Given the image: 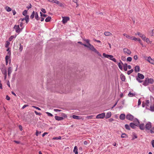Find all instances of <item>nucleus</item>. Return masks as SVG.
Masks as SVG:
<instances>
[{"label":"nucleus","instance_id":"obj_1","mask_svg":"<svg viewBox=\"0 0 154 154\" xmlns=\"http://www.w3.org/2000/svg\"><path fill=\"white\" fill-rule=\"evenodd\" d=\"M154 82V80L152 78H146L143 83V85L145 86L148 85L149 84H152Z\"/></svg>","mask_w":154,"mask_h":154},{"label":"nucleus","instance_id":"obj_2","mask_svg":"<svg viewBox=\"0 0 154 154\" xmlns=\"http://www.w3.org/2000/svg\"><path fill=\"white\" fill-rule=\"evenodd\" d=\"M83 40L85 41L86 43L88 44V45L86 44H83V45L85 46V47H86L87 48H88L90 50L94 46L91 45L90 43V40L88 39H83Z\"/></svg>","mask_w":154,"mask_h":154},{"label":"nucleus","instance_id":"obj_3","mask_svg":"<svg viewBox=\"0 0 154 154\" xmlns=\"http://www.w3.org/2000/svg\"><path fill=\"white\" fill-rule=\"evenodd\" d=\"M49 2H51L54 3L57 5H58L60 7H64V5L62 3L59 2V1L57 0H47Z\"/></svg>","mask_w":154,"mask_h":154},{"label":"nucleus","instance_id":"obj_4","mask_svg":"<svg viewBox=\"0 0 154 154\" xmlns=\"http://www.w3.org/2000/svg\"><path fill=\"white\" fill-rule=\"evenodd\" d=\"M103 56L107 58H110V59L113 61L115 62H116V59L114 58H112L113 57V56L111 55H108L106 54L105 53H103Z\"/></svg>","mask_w":154,"mask_h":154},{"label":"nucleus","instance_id":"obj_5","mask_svg":"<svg viewBox=\"0 0 154 154\" xmlns=\"http://www.w3.org/2000/svg\"><path fill=\"white\" fill-rule=\"evenodd\" d=\"M152 128V123L149 122H148L145 125V128L146 131H148L150 130Z\"/></svg>","mask_w":154,"mask_h":154},{"label":"nucleus","instance_id":"obj_6","mask_svg":"<svg viewBox=\"0 0 154 154\" xmlns=\"http://www.w3.org/2000/svg\"><path fill=\"white\" fill-rule=\"evenodd\" d=\"M145 59L148 62H149L150 63L154 65V60L151 57H146L145 58Z\"/></svg>","mask_w":154,"mask_h":154},{"label":"nucleus","instance_id":"obj_7","mask_svg":"<svg viewBox=\"0 0 154 154\" xmlns=\"http://www.w3.org/2000/svg\"><path fill=\"white\" fill-rule=\"evenodd\" d=\"M62 18V22L63 24L66 23L70 19L69 17H63Z\"/></svg>","mask_w":154,"mask_h":154},{"label":"nucleus","instance_id":"obj_8","mask_svg":"<svg viewBox=\"0 0 154 154\" xmlns=\"http://www.w3.org/2000/svg\"><path fill=\"white\" fill-rule=\"evenodd\" d=\"M105 113H103L99 114L96 117L97 119H103L105 116Z\"/></svg>","mask_w":154,"mask_h":154},{"label":"nucleus","instance_id":"obj_9","mask_svg":"<svg viewBox=\"0 0 154 154\" xmlns=\"http://www.w3.org/2000/svg\"><path fill=\"white\" fill-rule=\"evenodd\" d=\"M123 51L125 54H127L128 55H130L131 53V51L127 48H124Z\"/></svg>","mask_w":154,"mask_h":154},{"label":"nucleus","instance_id":"obj_10","mask_svg":"<svg viewBox=\"0 0 154 154\" xmlns=\"http://www.w3.org/2000/svg\"><path fill=\"white\" fill-rule=\"evenodd\" d=\"M90 50L93 51L94 52L96 53V54H97L99 56L101 57L102 55L100 54V53L98 52V51H97L93 46L91 49H90Z\"/></svg>","mask_w":154,"mask_h":154},{"label":"nucleus","instance_id":"obj_11","mask_svg":"<svg viewBox=\"0 0 154 154\" xmlns=\"http://www.w3.org/2000/svg\"><path fill=\"white\" fill-rule=\"evenodd\" d=\"M90 50L93 51L94 52L96 53V54H97L99 56L101 57L102 55L100 54V53L98 52V51H97L93 46L91 49H90Z\"/></svg>","mask_w":154,"mask_h":154},{"label":"nucleus","instance_id":"obj_12","mask_svg":"<svg viewBox=\"0 0 154 154\" xmlns=\"http://www.w3.org/2000/svg\"><path fill=\"white\" fill-rule=\"evenodd\" d=\"M14 28L16 32L17 33H19L21 31V29L19 27V25H15L14 26Z\"/></svg>","mask_w":154,"mask_h":154},{"label":"nucleus","instance_id":"obj_13","mask_svg":"<svg viewBox=\"0 0 154 154\" xmlns=\"http://www.w3.org/2000/svg\"><path fill=\"white\" fill-rule=\"evenodd\" d=\"M126 119L130 121H133L134 119V116L130 114H128L126 116Z\"/></svg>","mask_w":154,"mask_h":154},{"label":"nucleus","instance_id":"obj_14","mask_svg":"<svg viewBox=\"0 0 154 154\" xmlns=\"http://www.w3.org/2000/svg\"><path fill=\"white\" fill-rule=\"evenodd\" d=\"M9 45L10 42L8 41H7L5 43V46L6 48H7L6 51H8V53H9V51L10 49V48L8 47Z\"/></svg>","mask_w":154,"mask_h":154},{"label":"nucleus","instance_id":"obj_15","mask_svg":"<svg viewBox=\"0 0 154 154\" xmlns=\"http://www.w3.org/2000/svg\"><path fill=\"white\" fill-rule=\"evenodd\" d=\"M132 40H134L135 41H139V43L140 44L143 46V44L142 43L141 41V40L139 38H135V37H132V38H131Z\"/></svg>","mask_w":154,"mask_h":154},{"label":"nucleus","instance_id":"obj_16","mask_svg":"<svg viewBox=\"0 0 154 154\" xmlns=\"http://www.w3.org/2000/svg\"><path fill=\"white\" fill-rule=\"evenodd\" d=\"M133 121L134 122V123L135 124L136 126H137L139 125L140 122L137 119H133Z\"/></svg>","mask_w":154,"mask_h":154},{"label":"nucleus","instance_id":"obj_17","mask_svg":"<svg viewBox=\"0 0 154 154\" xmlns=\"http://www.w3.org/2000/svg\"><path fill=\"white\" fill-rule=\"evenodd\" d=\"M123 64L122 62L120 61V62L118 63V66L121 70L122 69V66H123Z\"/></svg>","mask_w":154,"mask_h":154},{"label":"nucleus","instance_id":"obj_18","mask_svg":"<svg viewBox=\"0 0 154 154\" xmlns=\"http://www.w3.org/2000/svg\"><path fill=\"white\" fill-rule=\"evenodd\" d=\"M55 119L56 120L58 121H61L63 119V117L57 116H55Z\"/></svg>","mask_w":154,"mask_h":154},{"label":"nucleus","instance_id":"obj_19","mask_svg":"<svg viewBox=\"0 0 154 154\" xmlns=\"http://www.w3.org/2000/svg\"><path fill=\"white\" fill-rule=\"evenodd\" d=\"M138 77L141 79H143L144 78V76L142 74L140 73H138L137 74Z\"/></svg>","mask_w":154,"mask_h":154},{"label":"nucleus","instance_id":"obj_20","mask_svg":"<svg viewBox=\"0 0 154 154\" xmlns=\"http://www.w3.org/2000/svg\"><path fill=\"white\" fill-rule=\"evenodd\" d=\"M140 128L141 130H143L145 128V126L144 124H141L139 125Z\"/></svg>","mask_w":154,"mask_h":154},{"label":"nucleus","instance_id":"obj_21","mask_svg":"<svg viewBox=\"0 0 154 154\" xmlns=\"http://www.w3.org/2000/svg\"><path fill=\"white\" fill-rule=\"evenodd\" d=\"M125 114H122L119 116L120 119L122 120H124L125 118Z\"/></svg>","mask_w":154,"mask_h":154},{"label":"nucleus","instance_id":"obj_22","mask_svg":"<svg viewBox=\"0 0 154 154\" xmlns=\"http://www.w3.org/2000/svg\"><path fill=\"white\" fill-rule=\"evenodd\" d=\"M120 78L121 79L122 81H125V77L123 74H121Z\"/></svg>","mask_w":154,"mask_h":154},{"label":"nucleus","instance_id":"obj_23","mask_svg":"<svg viewBox=\"0 0 154 154\" xmlns=\"http://www.w3.org/2000/svg\"><path fill=\"white\" fill-rule=\"evenodd\" d=\"M111 116V112H108L106 115V119H108L110 118Z\"/></svg>","mask_w":154,"mask_h":154},{"label":"nucleus","instance_id":"obj_24","mask_svg":"<svg viewBox=\"0 0 154 154\" xmlns=\"http://www.w3.org/2000/svg\"><path fill=\"white\" fill-rule=\"evenodd\" d=\"M73 151L75 153V154H78V149L76 146H75L74 147Z\"/></svg>","mask_w":154,"mask_h":154},{"label":"nucleus","instance_id":"obj_25","mask_svg":"<svg viewBox=\"0 0 154 154\" xmlns=\"http://www.w3.org/2000/svg\"><path fill=\"white\" fill-rule=\"evenodd\" d=\"M2 73L4 75H7V71L5 68H2Z\"/></svg>","mask_w":154,"mask_h":154},{"label":"nucleus","instance_id":"obj_26","mask_svg":"<svg viewBox=\"0 0 154 154\" xmlns=\"http://www.w3.org/2000/svg\"><path fill=\"white\" fill-rule=\"evenodd\" d=\"M149 109L152 111H154V103L151 105Z\"/></svg>","mask_w":154,"mask_h":154},{"label":"nucleus","instance_id":"obj_27","mask_svg":"<svg viewBox=\"0 0 154 154\" xmlns=\"http://www.w3.org/2000/svg\"><path fill=\"white\" fill-rule=\"evenodd\" d=\"M72 118L74 119H82V118L80 116L75 115H73L72 116Z\"/></svg>","mask_w":154,"mask_h":154},{"label":"nucleus","instance_id":"obj_28","mask_svg":"<svg viewBox=\"0 0 154 154\" xmlns=\"http://www.w3.org/2000/svg\"><path fill=\"white\" fill-rule=\"evenodd\" d=\"M140 70V67L138 66H136L135 67L134 70L136 72H138Z\"/></svg>","mask_w":154,"mask_h":154},{"label":"nucleus","instance_id":"obj_29","mask_svg":"<svg viewBox=\"0 0 154 154\" xmlns=\"http://www.w3.org/2000/svg\"><path fill=\"white\" fill-rule=\"evenodd\" d=\"M104 34L106 36H110L112 35V33L108 32H104Z\"/></svg>","mask_w":154,"mask_h":154},{"label":"nucleus","instance_id":"obj_30","mask_svg":"<svg viewBox=\"0 0 154 154\" xmlns=\"http://www.w3.org/2000/svg\"><path fill=\"white\" fill-rule=\"evenodd\" d=\"M145 104L146 105V109L147 108V106L148 107L149 106V101L148 100H146V102H145Z\"/></svg>","mask_w":154,"mask_h":154},{"label":"nucleus","instance_id":"obj_31","mask_svg":"<svg viewBox=\"0 0 154 154\" xmlns=\"http://www.w3.org/2000/svg\"><path fill=\"white\" fill-rule=\"evenodd\" d=\"M124 69L125 71H126L127 70L128 65L126 63H125L123 64Z\"/></svg>","mask_w":154,"mask_h":154},{"label":"nucleus","instance_id":"obj_32","mask_svg":"<svg viewBox=\"0 0 154 154\" xmlns=\"http://www.w3.org/2000/svg\"><path fill=\"white\" fill-rule=\"evenodd\" d=\"M135 124L134 123H131L130 124V126L133 128H135Z\"/></svg>","mask_w":154,"mask_h":154},{"label":"nucleus","instance_id":"obj_33","mask_svg":"<svg viewBox=\"0 0 154 154\" xmlns=\"http://www.w3.org/2000/svg\"><path fill=\"white\" fill-rule=\"evenodd\" d=\"M25 20H26V23H27L29 20V16L28 15H26L25 18Z\"/></svg>","mask_w":154,"mask_h":154},{"label":"nucleus","instance_id":"obj_34","mask_svg":"<svg viewBox=\"0 0 154 154\" xmlns=\"http://www.w3.org/2000/svg\"><path fill=\"white\" fill-rule=\"evenodd\" d=\"M5 59L6 61V64L7 65L8 64V60L9 59V56L8 55L6 56Z\"/></svg>","mask_w":154,"mask_h":154},{"label":"nucleus","instance_id":"obj_35","mask_svg":"<svg viewBox=\"0 0 154 154\" xmlns=\"http://www.w3.org/2000/svg\"><path fill=\"white\" fill-rule=\"evenodd\" d=\"M51 19V17H48L46 18L45 20V21L46 22H48L50 21V20Z\"/></svg>","mask_w":154,"mask_h":154},{"label":"nucleus","instance_id":"obj_36","mask_svg":"<svg viewBox=\"0 0 154 154\" xmlns=\"http://www.w3.org/2000/svg\"><path fill=\"white\" fill-rule=\"evenodd\" d=\"M35 18L37 20H39L38 14L37 12H36V13H35Z\"/></svg>","mask_w":154,"mask_h":154},{"label":"nucleus","instance_id":"obj_37","mask_svg":"<svg viewBox=\"0 0 154 154\" xmlns=\"http://www.w3.org/2000/svg\"><path fill=\"white\" fill-rule=\"evenodd\" d=\"M35 14V12L34 11H33L32 12V14L30 16V18L32 19L34 17Z\"/></svg>","mask_w":154,"mask_h":154},{"label":"nucleus","instance_id":"obj_38","mask_svg":"<svg viewBox=\"0 0 154 154\" xmlns=\"http://www.w3.org/2000/svg\"><path fill=\"white\" fill-rule=\"evenodd\" d=\"M61 139V137L60 136L58 137H54L53 138V140H60Z\"/></svg>","mask_w":154,"mask_h":154},{"label":"nucleus","instance_id":"obj_39","mask_svg":"<svg viewBox=\"0 0 154 154\" xmlns=\"http://www.w3.org/2000/svg\"><path fill=\"white\" fill-rule=\"evenodd\" d=\"M125 127L126 129L128 130H130V126L128 125L127 124L125 125Z\"/></svg>","mask_w":154,"mask_h":154},{"label":"nucleus","instance_id":"obj_40","mask_svg":"<svg viewBox=\"0 0 154 154\" xmlns=\"http://www.w3.org/2000/svg\"><path fill=\"white\" fill-rule=\"evenodd\" d=\"M93 117V116L91 115L90 116H86V118L88 119H92Z\"/></svg>","mask_w":154,"mask_h":154},{"label":"nucleus","instance_id":"obj_41","mask_svg":"<svg viewBox=\"0 0 154 154\" xmlns=\"http://www.w3.org/2000/svg\"><path fill=\"white\" fill-rule=\"evenodd\" d=\"M17 36V35H11V37H10V41L13 39L14 38H16V37Z\"/></svg>","mask_w":154,"mask_h":154},{"label":"nucleus","instance_id":"obj_42","mask_svg":"<svg viewBox=\"0 0 154 154\" xmlns=\"http://www.w3.org/2000/svg\"><path fill=\"white\" fill-rule=\"evenodd\" d=\"M145 41H146L147 43H151L152 42H151L150 41L149 39L148 38H146Z\"/></svg>","mask_w":154,"mask_h":154},{"label":"nucleus","instance_id":"obj_43","mask_svg":"<svg viewBox=\"0 0 154 154\" xmlns=\"http://www.w3.org/2000/svg\"><path fill=\"white\" fill-rule=\"evenodd\" d=\"M19 45H20V48L19 49V50L20 51H21L23 49V46L22 45H21L20 44Z\"/></svg>","mask_w":154,"mask_h":154},{"label":"nucleus","instance_id":"obj_44","mask_svg":"<svg viewBox=\"0 0 154 154\" xmlns=\"http://www.w3.org/2000/svg\"><path fill=\"white\" fill-rule=\"evenodd\" d=\"M151 133H154V127L151 128V129L149 131Z\"/></svg>","mask_w":154,"mask_h":154},{"label":"nucleus","instance_id":"obj_45","mask_svg":"<svg viewBox=\"0 0 154 154\" xmlns=\"http://www.w3.org/2000/svg\"><path fill=\"white\" fill-rule=\"evenodd\" d=\"M133 69H131V70L128 71L127 72V74L128 75L130 74L131 73L133 72Z\"/></svg>","mask_w":154,"mask_h":154},{"label":"nucleus","instance_id":"obj_46","mask_svg":"<svg viewBox=\"0 0 154 154\" xmlns=\"http://www.w3.org/2000/svg\"><path fill=\"white\" fill-rule=\"evenodd\" d=\"M5 9L8 12L10 11V7L8 6H6L5 8Z\"/></svg>","mask_w":154,"mask_h":154},{"label":"nucleus","instance_id":"obj_47","mask_svg":"<svg viewBox=\"0 0 154 154\" xmlns=\"http://www.w3.org/2000/svg\"><path fill=\"white\" fill-rule=\"evenodd\" d=\"M140 37L142 39H144V38H146V36L145 35L142 34H141Z\"/></svg>","mask_w":154,"mask_h":154},{"label":"nucleus","instance_id":"obj_48","mask_svg":"<svg viewBox=\"0 0 154 154\" xmlns=\"http://www.w3.org/2000/svg\"><path fill=\"white\" fill-rule=\"evenodd\" d=\"M132 58L131 57H128L127 58V61L129 62H131L132 60Z\"/></svg>","mask_w":154,"mask_h":154},{"label":"nucleus","instance_id":"obj_49","mask_svg":"<svg viewBox=\"0 0 154 154\" xmlns=\"http://www.w3.org/2000/svg\"><path fill=\"white\" fill-rule=\"evenodd\" d=\"M46 113L48 115V116H49L52 117L53 116V115L52 114L48 112H46Z\"/></svg>","mask_w":154,"mask_h":154},{"label":"nucleus","instance_id":"obj_50","mask_svg":"<svg viewBox=\"0 0 154 154\" xmlns=\"http://www.w3.org/2000/svg\"><path fill=\"white\" fill-rule=\"evenodd\" d=\"M27 13V11L25 10L23 12V14L24 16H26Z\"/></svg>","mask_w":154,"mask_h":154},{"label":"nucleus","instance_id":"obj_51","mask_svg":"<svg viewBox=\"0 0 154 154\" xmlns=\"http://www.w3.org/2000/svg\"><path fill=\"white\" fill-rule=\"evenodd\" d=\"M40 14H41V17H46L47 16V15L45 14H43L42 12H40Z\"/></svg>","mask_w":154,"mask_h":154},{"label":"nucleus","instance_id":"obj_52","mask_svg":"<svg viewBox=\"0 0 154 154\" xmlns=\"http://www.w3.org/2000/svg\"><path fill=\"white\" fill-rule=\"evenodd\" d=\"M126 136V134H122L121 135V137L122 138H125Z\"/></svg>","mask_w":154,"mask_h":154},{"label":"nucleus","instance_id":"obj_53","mask_svg":"<svg viewBox=\"0 0 154 154\" xmlns=\"http://www.w3.org/2000/svg\"><path fill=\"white\" fill-rule=\"evenodd\" d=\"M32 107H33L34 108H35L36 109H38V110H41V109L40 108H39L38 107H36V106H32Z\"/></svg>","mask_w":154,"mask_h":154},{"label":"nucleus","instance_id":"obj_54","mask_svg":"<svg viewBox=\"0 0 154 154\" xmlns=\"http://www.w3.org/2000/svg\"><path fill=\"white\" fill-rule=\"evenodd\" d=\"M41 11H42L44 13H46V11H45V9L42 8L41 9Z\"/></svg>","mask_w":154,"mask_h":154},{"label":"nucleus","instance_id":"obj_55","mask_svg":"<svg viewBox=\"0 0 154 154\" xmlns=\"http://www.w3.org/2000/svg\"><path fill=\"white\" fill-rule=\"evenodd\" d=\"M153 30H152V31L150 32V35L151 36H152L153 35Z\"/></svg>","mask_w":154,"mask_h":154},{"label":"nucleus","instance_id":"obj_56","mask_svg":"<svg viewBox=\"0 0 154 154\" xmlns=\"http://www.w3.org/2000/svg\"><path fill=\"white\" fill-rule=\"evenodd\" d=\"M128 95L130 97H133V94H132V93H131L130 92L128 94Z\"/></svg>","mask_w":154,"mask_h":154},{"label":"nucleus","instance_id":"obj_57","mask_svg":"<svg viewBox=\"0 0 154 154\" xmlns=\"http://www.w3.org/2000/svg\"><path fill=\"white\" fill-rule=\"evenodd\" d=\"M134 59L135 60H137L138 59V57L137 55H134Z\"/></svg>","mask_w":154,"mask_h":154},{"label":"nucleus","instance_id":"obj_58","mask_svg":"<svg viewBox=\"0 0 154 154\" xmlns=\"http://www.w3.org/2000/svg\"><path fill=\"white\" fill-rule=\"evenodd\" d=\"M139 79V78H137L136 79L139 82H142V81H141V79Z\"/></svg>","mask_w":154,"mask_h":154},{"label":"nucleus","instance_id":"obj_59","mask_svg":"<svg viewBox=\"0 0 154 154\" xmlns=\"http://www.w3.org/2000/svg\"><path fill=\"white\" fill-rule=\"evenodd\" d=\"M132 37L133 36H131V35H127L126 38H129V39H131V38H132Z\"/></svg>","mask_w":154,"mask_h":154},{"label":"nucleus","instance_id":"obj_60","mask_svg":"<svg viewBox=\"0 0 154 154\" xmlns=\"http://www.w3.org/2000/svg\"><path fill=\"white\" fill-rule=\"evenodd\" d=\"M35 113L36 115L40 116L41 115V113L37 112L36 111H35Z\"/></svg>","mask_w":154,"mask_h":154},{"label":"nucleus","instance_id":"obj_61","mask_svg":"<svg viewBox=\"0 0 154 154\" xmlns=\"http://www.w3.org/2000/svg\"><path fill=\"white\" fill-rule=\"evenodd\" d=\"M114 120L112 118H110L109 119V121L110 122H112Z\"/></svg>","mask_w":154,"mask_h":154},{"label":"nucleus","instance_id":"obj_62","mask_svg":"<svg viewBox=\"0 0 154 154\" xmlns=\"http://www.w3.org/2000/svg\"><path fill=\"white\" fill-rule=\"evenodd\" d=\"M141 34H142L140 33V32H137V33H135V35H138L140 37V35H141Z\"/></svg>","mask_w":154,"mask_h":154},{"label":"nucleus","instance_id":"obj_63","mask_svg":"<svg viewBox=\"0 0 154 154\" xmlns=\"http://www.w3.org/2000/svg\"><path fill=\"white\" fill-rule=\"evenodd\" d=\"M151 144L153 147H154V140H152Z\"/></svg>","mask_w":154,"mask_h":154},{"label":"nucleus","instance_id":"obj_64","mask_svg":"<svg viewBox=\"0 0 154 154\" xmlns=\"http://www.w3.org/2000/svg\"><path fill=\"white\" fill-rule=\"evenodd\" d=\"M32 8V5L30 4H29V6H27L26 8H28V9H30Z\"/></svg>","mask_w":154,"mask_h":154}]
</instances>
